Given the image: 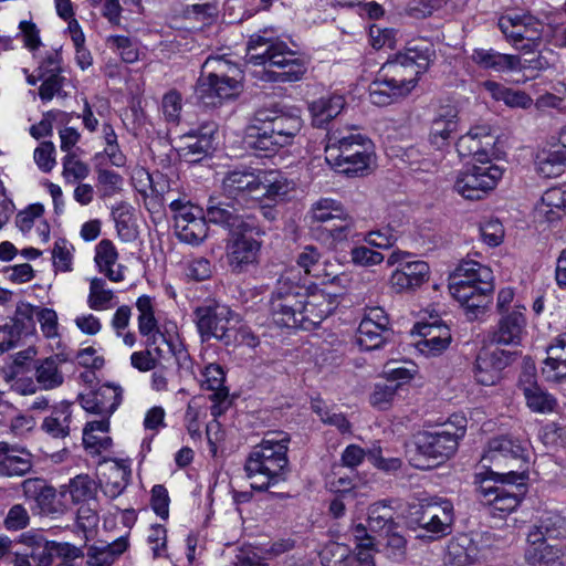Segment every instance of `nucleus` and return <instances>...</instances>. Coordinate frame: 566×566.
<instances>
[{
    "label": "nucleus",
    "mask_w": 566,
    "mask_h": 566,
    "mask_svg": "<svg viewBox=\"0 0 566 566\" xmlns=\"http://www.w3.org/2000/svg\"><path fill=\"white\" fill-rule=\"evenodd\" d=\"M367 525L370 532L382 534V532H390L396 528L394 522V510L385 502H378L368 509Z\"/></svg>",
    "instance_id": "obj_51"
},
{
    "label": "nucleus",
    "mask_w": 566,
    "mask_h": 566,
    "mask_svg": "<svg viewBox=\"0 0 566 566\" xmlns=\"http://www.w3.org/2000/svg\"><path fill=\"white\" fill-rule=\"evenodd\" d=\"M518 389L524 396L526 406L533 412H552L557 405L556 399L538 386L533 369H526L521 374Z\"/></svg>",
    "instance_id": "obj_25"
},
{
    "label": "nucleus",
    "mask_w": 566,
    "mask_h": 566,
    "mask_svg": "<svg viewBox=\"0 0 566 566\" xmlns=\"http://www.w3.org/2000/svg\"><path fill=\"white\" fill-rule=\"evenodd\" d=\"M525 446L510 436H501L491 439L481 458L484 468L509 467L511 462H525Z\"/></svg>",
    "instance_id": "obj_20"
},
{
    "label": "nucleus",
    "mask_w": 566,
    "mask_h": 566,
    "mask_svg": "<svg viewBox=\"0 0 566 566\" xmlns=\"http://www.w3.org/2000/svg\"><path fill=\"white\" fill-rule=\"evenodd\" d=\"M336 308L335 300L324 291L307 293L290 276L277 281L270 302L273 322L289 328L312 329Z\"/></svg>",
    "instance_id": "obj_1"
},
{
    "label": "nucleus",
    "mask_w": 566,
    "mask_h": 566,
    "mask_svg": "<svg viewBox=\"0 0 566 566\" xmlns=\"http://www.w3.org/2000/svg\"><path fill=\"white\" fill-rule=\"evenodd\" d=\"M491 479H484L478 488L483 504L503 514L513 512L521 502L524 492L525 473L515 470L507 472L489 471Z\"/></svg>",
    "instance_id": "obj_7"
},
{
    "label": "nucleus",
    "mask_w": 566,
    "mask_h": 566,
    "mask_svg": "<svg viewBox=\"0 0 566 566\" xmlns=\"http://www.w3.org/2000/svg\"><path fill=\"white\" fill-rule=\"evenodd\" d=\"M321 254L314 247H305L303 252L297 258V264L304 269L305 273L316 279H321L323 283L333 282L339 277L325 273L324 264L319 261Z\"/></svg>",
    "instance_id": "obj_52"
},
{
    "label": "nucleus",
    "mask_w": 566,
    "mask_h": 566,
    "mask_svg": "<svg viewBox=\"0 0 566 566\" xmlns=\"http://www.w3.org/2000/svg\"><path fill=\"white\" fill-rule=\"evenodd\" d=\"M136 308L138 311V331L140 335L149 337L159 335L163 344L168 347L172 354L178 367H186L190 363V356L181 342L177 325L174 322H165L163 332L158 328V322L155 317L153 298L148 295H142L137 298Z\"/></svg>",
    "instance_id": "obj_9"
},
{
    "label": "nucleus",
    "mask_w": 566,
    "mask_h": 566,
    "mask_svg": "<svg viewBox=\"0 0 566 566\" xmlns=\"http://www.w3.org/2000/svg\"><path fill=\"white\" fill-rule=\"evenodd\" d=\"M385 332L386 331L373 326L371 323H360L356 333V344L363 350L377 349L385 342Z\"/></svg>",
    "instance_id": "obj_59"
},
{
    "label": "nucleus",
    "mask_w": 566,
    "mask_h": 566,
    "mask_svg": "<svg viewBox=\"0 0 566 566\" xmlns=\"http://www.w3.org/2000/svg\"><path fill=\"white\" fill-rule=\"evenodd\" d=\"M182 15L185 19L207 24L217 15V8L209 1L188 3L182 10Z\"/></svg>",
    "instance_id": "obj_62"
},
{
    "label": "nucleus",
    "mask_w": 566,
    "mask_h": 566,
    "mask_svg": "<svg viewBox=\"0 0 566 566\" xmlns=\"http://www.w3.org/2000/svg\"><path fill=\"white\" fill-rule=\"evenodd\" d=\"M489 532L463 533L452 537L447 545L444 560L450 566H472L484 560L492 546Z\"/></svg>",
    "instance_id": "obj_12"
},
{
    "label": "nucleus",
    "mask_w": 566,
    "mask_h": 566,
    "mask_svg": "<svg viewBox=\"0 0 566 566\" xmlns=\"http://www.w3.org/2000/svg\"><path fill=\"white\" fill-rule=\"evenodd\" d=\"M60 364L59 356H51L39 361L35 368V378L42 389H54L63 384L64 377Z\"/></svg>",
    "instance_id": "obj_46"
},
{
    "label": "nucleus",
    "mask_w": 566,
    "mask_h": 566,
    "mask_svg": "<svg viewBox=\"0 0 566 566\" xmlns=\"http://www.w3.org/2000/svg\"><path fill=\"white\" fill-rule=\"evenodd\" d=\"M464 281L467 285H484L494 289V276L492 270L474 260H463L450 274L449 283Z\"/></svg>",
    "instance_id": "obj_32"
},
{
    "label": "nucleus",
    "mask_w": 566,
    "mask_h": 566,
    "mask_svg": "<svg viewBox=\"0 0 566 566\" xmlns=\"http://www.w3.org/2000/svg\"><path fill=\"white\" fill-rule=\"evenodd\" d=\"M109 420L101 419L87 422L83 429V444L91 453H101L112 446V439L107 436Z\"/></svg>",
    "instance_id": "obj_39"
},
{
    "label": "nucleus",
    "mask_w": 566,
    "mask_h": 566,
    "mask_svg": "<svg viewBox=\"0 0 566 566\" xmlns=\"http://www.w3.org/2000/svg\"><path fill=\"white\" fill-rule=\"evenodd\" d=\"M115 294L107 289L106 282L101 277H93L90 281L87 305L93 311H106L114 306Z\"/></svg>",
    "instance_id": "obj_53"
},
{
    "label": "nucleus",
    "mask_w": 566,
    "mask_h": 566,
    "mask_svg": "<svg viewBox=\"0 0 566 566\" xmlns=\"http://www.w3.org/2000/svg\"><path fill=\"white\" fill-rule=\"evenodd\" d=\"M260 188L259 198L266 197L271 200H276L290 192L293 189V184L285 177L276 171H264L259 174Z\"/></svg>",
    "instance_id": "obj_48"
},
{
    "label": "nucleus",
    "mask_w": 566,
    "mask_h": 566,
    "mask_svg": "<svg viewBox=\"0 0 566 566\" xmlns=\"http://www.w3.org/2000/svg\"><path fill=\"white\" fill-rule=\"evenodd\" d=\"M564 535V518L556 513H547L531 526L526 543L536 544L537 542H546L547 538H560Z\"/></svg>",
    "instance_id": "obj_37"
},
{
    "label": "nucleus",
    "mask_w": 566,
    "mask_h": 566,
    "mask_svg": "<svg viewBox=\"0 0 566 566\" xmlns=\"http://www.w3.org/2000/svg\"><path fill=\"white\" fill-rule=\"evenodd\" d=\"M290 437L286 432H268L253 447L245 461L244 470L253 490L265 491L285 481L287 473V450Z\"/></svg>",
    "instance_id": "obj_3"
},
{
    "label": "nucleus",
    "mask_w": 566,
    "mask_h": 566,
    "mask_svg": "<svg viewBox=\"0 0 566 566\" xmlns=\"http://www.w3.org/2000/svg\"><path fill=\"white\" fill-rule=\"evenodd\" d=\"M430 318L429 322H419L415 325V331L420 337L416 342V348L426 357H437L449 348L452 335L449 326L437 315H430Z\"/></svg>",
    "instance_id": "obj_18"
},
{
    "label": "nucleus",
    "mask_w": 566,
    "mask_h": 566,
    "mask_svg": "<svg viewBox=\"0 0 566 566\" xmlns=\"http://www.w3.org/2000/svg\"><path fill=\"white\" fill-rule=\"evenodd\" d=\"M130 465L127 461L113 460L103 473L102 489L106 496L116 499L126 489L130 478Z\"/></svg>",
    "instance_id": "obj_35"
},
{
    "label": "nucleus",
    "mask_w": 566,
    "mask_h": 566,
    "mask_svg": "<svg viewBox=\"0 0 566 566\" xmlns=\"http://www.w3.org/2000/svg\"><path fill=\"white\" fill-rule=\"evenodd\" d=\"M538 220L553 223L566 217V189L552 187L544 191L535 206Z\"/></svg>",
    "instance_id": "obj_30"
},
{
    "label": "nucleus",
    "mask_w": 566,
    "mask_h": 566,
    "mask_svg": "<svg viewBox=\"0 0 566 566\" xmlns=\"http://www.w3.org/2000/svg\"><path fill=\"white\" fill-rule=\"evenodd\" d=\"M506 364L507 356L503 350H482L475 359L474 378L483 386H493L501 379V371Z\"/></svg>",
    "instance_id": "obj_28"
},
{
    "label": "nucleus",
    "mask_w": 566,
    "mask_h": 566,
    "mask_svg": "<svg viewBox=\"0 0 566 566\" xmlns=\"http://www.w3.org/2000/svg\"><path fill=\"white\" fill-rule=\"evenodd\" d=\"M494 138L486 125L472 127L457 142V151L461 157L472 156L475 164L490 163L488 151L493 147Z\"/></svg>",
    "instance_id": "obj_24"
},
{
    "label": "nucleus",
    "mask_w": 566,
    "mask_h": 566,
    "mask_svg": "<svg viewBox=\"0 0 566 566\" xmlns=\"http://www.w3.org/2000/svg\"><path fill=\"white\" fill-rule=\"evenodd\" d=\"M242 72L238 65L217 56L208 57L202 65L196 94L206 105H217L237 97L242 90Z\"/></svg>",
    "instance_id": "obj_4"
},
{
    "label": "nucleus",
    "mask_w": 566,
    "mask_h": 566,
    "mask_svg": "<svg viewBox=\"0 0 566 566\" xmlns=\"http://www.w3.org/2000/svg\"><path fill=\"white\" fill-rule=\"evenodd\" d=\"M379 74L406 96L416 87L420 70L401 61L396 54L381 66Z\"/></svg>",
    "instance_id": "obj_27"
},
{
    "label": "nucleus",
    "mask_w": 566,
    "mask_h": 566,
    "mask_svg": "<svg viewBox=\"0 0 566 566\" xmlns=\"http://www.w3.org/2000/svg\"><path fill=\"white\" fill-rule=\"evenodd\" d=\"M36 307L30 303L20 302L17 305L14 316L10 323L3 326V331L11 337L32 335L35 332Z\"/></svg>",
    "instance_id": "obj_38"
},
{
    "label": "nucleus",
    "mask_w": 566,
    "mask_h": 566,
    "mask_svg": "<svg viewBox=\"0 0 566 566\" xmlns=\"http://www.w3.org/2000/svg\"><path fill=\"white\" fill-rule=\"evenodd\" d=\"M73 245L65 239H57L52 250L53 264L56 270L67 272L72 270Z\"/></svg>",
    "instance_id": "obj_63"
},
{
    "label": "nucleus",
    "mask_w": 566,
    "mask_h": 566,
    "mask_svg": "<svg viewBox=\"0 0 566 566\" xmlns=\"http://www.w3.org/2000/svg\"><path fill=\"white\" fill-rule=\"evenodd\" d=\"M123 399V389L115 384H104L95 390L80 395L81 406L91 413L108 419Z\"/></svg>",
    "instance_id": "obj_22"
},
{
    "label": "nucleus",
    "mask_w": 566,
    "mask_h": 566,
    "mask_svg": "<svg viewBox=\"0 0 566 566\" xmlns=\"http://www.w3.org/2000/svg\"><path fill=\"white\" fill-rule=\"evenodd\" d=\"M97 484L88 474H78L61 486V494L70 495L74 504L86 503L95 497Z\"/></svg>",
    "instance_id": "obj_44"
},
{
    "label": "nucleus",
    "mask_w": 566,
    "mask_h": 566,
    "mask_svg": "<svg viewBox=\"0 0 566 566\" xmlns=\"http://www.w3.org/2000/svg\"><path fill=\"white\" fill-rule=\"evenodd\" d=\"M19 543L22 544L24 553L29 554L36 566H51L53 564L51 541L33 533H24L20 535Z\"/></svg>",
    "instance_id": "obj_40"
},
{
    "label": "nucleus",
    "mask_w": 566,
    "mask_h": 566,
    "mask_svg": "<svg viewBox=\"0 0 566 566\" xmlns=\"http://www.w3.org/2000/svg\"><path fill=\"white\" fill-rule=\"evenodd\" d=\"M128 546L126 538L120 537L103 547L92 546L87 551V564L90 566H111Z\"/></svg>",
    "instance_id": "obj_49"
},
{
    "label": "nucleus",
    "mask_w": 566,
    "mask_h": 566,
    "mask_svg": "<svg viewBox=\"0 0 566 566\" xmlns=\"http://www.w3.org/2000/svg\"><path fill=\"white\" fill-rule=\"evenodd\" d=\"M416 523L431 534V538H440L451 533L454 522L453 504L448 499H432L419 506Z\"/></svg>",
    "instance_id": "obj_15"
},
{
    "label": "nucleus",
    "mask_w": 566,
    "mask_h": 566,
    "mask_svg": "<svg viewBox=\"0 0 566 566\" xmlns=\"http://www.w3.org/2000/svg\"><path fill=\"white\" fill-rule=\"evenodd\" d=\"M471 61L480 69L503 73L517 69L520 57L511 54H503L494 49L476 48L472 51Z\"/></svg>",
    "instance_id": "obj_33"
},
{
    "label": "nucleus",
    "mask_w": 566,
    "mask_h": 566,
    "mask_svg": "<svg viewBox=\"0 0 566 566\" xmlns=\"http://www.w3.org/2000/svg\"><path fill=\"white\" fill-rule=\"evenodd\" d=\"M94 261L99 270L112 282H122L125 279V266L119 264L118 252L108 239L101 240L95 247Z\"/></svg>",
    "instance_id": "obj_31"
},
{
    "label": "nucleus",
    "mask_w": 566,
    "mask_h": 566,
    "mask_svg": "<svg viewBox=\"0 0 566 566\" xmlns=\"http://www.w3.org/2000/svg\"><path fill=\"white\" fill-rule=\"evenodd\" d=\"M566 166V156L560 149L544 151L537 156L536 171L544 178H554L562 175Z\"/></svg>",
    "instance_id": "obj_54"
},
{
    "label": "nucleus",
    "mask_w": 566,
    "mask_h": 566,
    "mask_svg": "<svg viewBox=\"0 0 566 566\" xmlns=\"http://www.w3.org/2000/svg\"><path fill=\"white\" fill-rule=\"evenodd\" d=\"M70 405L61 402L54 407L50 416L44 418L41 428L53 438H65L70 434Z\"/></svg>",
    "instance_id": "obj_47"
},
{
    "label": "nucleus",
    "mask_w": 566,
    "mask_h": 566,
    "mask_svg": "<svg viewBox=\"0 0 566 566\" xmlns=\"http://www.w3.org/2000/svg\"><path fill=\"white\" fill-rule=\"evenodd\" d=\"M397 54L401 61H405L407 64H413L422 74L428 70L434 56V50L429 41L419 39L409 42L405 52Z\"/></svg>",
    "instance_id": "obj_42"
},
{
    "label": "nucleus",
    "mask_w": 566,
    "mask_h": 566,
    "mask_svg": "<svg viewBox=\"0 0 566 566\" xmlns=\"http://www.w3.org/2000/svg\"><path fill=\"white\" fill-rule=\"evenodd\" d=\"M32 469L31 453L17 444L0 442V476H22Z\"/></svg>",
    "instance_id": "obj_29"
},
{
    "label": "nucleus",
    "mask_w": 566,
    "mask_h": 566,
    "mask_svg": "<svg viewBox=\"0 0 566 566\" xmlns=\"http://www.w3.org/2000/svg\"><path fill=\"white\" fill-rule=\"evenodd\" d=\"M169 208L174 213L177 238L191 245L202 243L208 235L202 209L184 199H171Z\"/></svg>",
    "instance_id": "obj_14"
},
{
    "label": "nucleus",
    "mask_w": 566,
    "mask_h": 566,
    "mask_svg": "<svg viewBox=\"0 0 566 566\" xmlns=\"http://www.w3.org/2000/svg\"><path fill=\"white\" fill-rule=\"evenodd\" d=\"M405 95L395 86L390 85L387 80L379 74L369 86V99L374 105L386 106L391 104L396 98Z\"/></svg>",
    "instance_id": "obj_57"
},
{
    "label": "nucleus",
    "mask_w": 566,
    "mask_h": 566,
    "mask_svg": "<svg viewBox=\"0 0 566 566\" xmlns=\"http://www.w3.org/2000/svg\"><path fill=\"white\" fill-rule=\"evenodd\" d=\"M195 321L202 339L216 338L230 345V331L241 322V317L230 306L211 302L195 310Z\"/></svg>",
    "instance_id": "obj_11"
},
{
    "label": "nucleus",
    "mask_w": 566,
    "mask_h": 566,
    "mask_svg": "<svg viewBox=\"0 0 566 566\" xmlns=\"http://www.w3.org/2000/svg\"><path fill=\"white\" fill-rule=\"evenodd\" d=\"M458 109L455 106H441L430 127V142L437 147L444 145L458 129Z\"/></svg>",
    "instance_id": "obj_34"
},
{
    "label": "nucleus",
    "mask_w": 566,
    "mask_h": 566,
    "mask_svg": "<svg viewBox=\"0 0 566 566\" xmlns=\"http://www.w3.org/2000/svg\"><path fill=\"white\" fill-rule=\"evenodd\" d=\"M531 18L532 15L527 14H509L499 19L500 30L503 32L506 39L515 45L516 49L521 45V43H523V35L525 34L527 28L526 22Z\"/></svg>",
    "instance_id": "obj_56"
},
{
    "label": "nucleus",
    "mask_w": 566,
    "mask_h": 566,
    "mask_svg": "<svg viewBox=\"0 0 566 566\" xmlns=\"http://www.w3.org/2000/svg\"><path fill=\"white\" fill-rule=\"evenodd\" d=\"M206 418V403L202 401L201 398H192L188 402L184 417L185 428L192 440L199 441L201 439V428Z\"/></svg>",
    "instance_id": "obj_50"
},
{
    "label": "nucleus",
    "mask_w": 566,
    "mask_h": 566,
    "mask_svg": "<svg viewBox=\"0 0 566 566\" xmlns=\"http://www.w3.org/2000/svg\"><path fill=\"white\" fill-rule=\"evenodd\" d=\"M525 559L533 566H562L563 552L559 547L547 542L527 543Z\"/></svg>",
    "instance_id": "obj_41"
},
{
    "label": "nucleus",
    "mask_w": 566,
    "mask_h": 566,
    "mask_svg": "<svg viewBox=\"0 0 566 566\" xmlns=\"http://www.w3.org/2000/svg\"><path fill=\"white\" fill-rule=\"evenodd\" d=\"M106 45L108 49L119 54L125 63H135L139 60L138 45L128 36L109 35L106 38Z\"/></svg>",
    "instance_id": "obj_58"
},
{
    "label": "nucleus",
    "mask_w": 566,
    "mask_h": 566,
    "mask_svg": "<svg viewBox=\"0 0 566 566\" xmlns=\"http://www.w3.org/2000/svg\"><path fill=\"white\" fill-rule=\"evenodd\" d=\"M526 307L515 303L512 311L501 314L492 340L500 345H518L526 334Z\"/></svg>",
    "instance_id": "obj_23"
},
{
    "label": "nucleus",
    "mask_w": 566,
    "mask_h": 566,
    "mask_svg": "<svg viewBox=\"0 0 566 566\" xmlns=\"http://www.w3.org/2000/svg\"><path fill=\"white\" fill-rule=\"evenodd\" d=\"M345 99L342 95L319 97L310 104V112L316 126H323L335 118L344 108Z\"/></svg>",
    "instance_id": "obj_45"
},
{
    "label": "nucleus",
    "mask_w": 566,
    "mask_h": 566,
    "mask_svg": "<svg viewBox=\"0 0 566 566\" xmlns=\"http://www.w3.org/2000/svg\"><path fill=\"white\" fill-rule=\"evenodd\" d=\"M254 233L259 234L258 228L251 231L231 233L226 247V256L232 272H245L250 265L258 262L261 243L253 238Z\"/></svg>",
    "instance_id": "obj_17"
},
{
    "label": "nucleus",
    "mask_w": 566,
    "mask_h": 566,
    "mask_svg": "<svg viewBox=\"0 0 566 566\" xmlns=\"http://www.w3.org/2000/svg\"><path fill=\"white\" fill-rule=\"evenodd\" d=\"M502 176L503 169L495 164H473L455 174L453 191L468 200H481L496 187Z\"/></svg>",
    "instance_id": "obj_10"
},
{
    "label": "nucleus",
    "mask_w": 566,
    "mask_h": 566,
    "mask_svg": "<svg viewBox=\"0 0 566 566\" xmlns=\"http://www.w3.org/2000/svg\"><path fill=\"white\" fill-rule=\"evenodd\" d=\"M311 213L315 221L326 222L332 219H342L344 208L334 199L322 198L312 206Z\"/></svg>",
    "instance_id": "obj_60"
},
{
    "label": "nucleus",
    "mask_w": 566,
    "mask_h": 566,
    "mask_svg": "<svg viewBox=\"0 0 566 566\" xmlns=\"http://www.w3.org/2000/svg\"><path fill=\"white\" fill-rule=\"evenodd\" d=\"M467 419L461 415H452L448 421L433 431H424L418 436L417 449L427 459L442 463L452 457L464 437Z\"/></svg>",
    "instance_id": "obj_8"
},
{
    "label": "nucleus",
    "mask_w": 566,
    "mask_h": 566,
    "mask_svg": "<svg viewBox=\"0 0 566 566\" xmlns=\"http://www.w3.org/2000/svg\"><path fill=\"white\" fill-rule=\"evenodd\" d=\"M407 251L395 250L387 259L389 266L398 265L390 274V287L397 293L412 292L429 280V264L421 260H409Z\"/></svg>",
    "instance_id": "obj_13"
},
{
    "label": "nucleus",
    "mask_w": 566,
    "mask_h": 566,
    "mask_svg": "<svg viewBox=\"0 0 566 566\" xmlns=\"http://www.w3.org/2000/svg\"><path fill=\"white\" fill-rule=\"evenodd\" d=\"M256 123L249 128L248 143L264 151L290 145L302 127L298 115L284 112H274L273 116L260 113Z\"/></svg>",
    "instance_id": "obj_5"
},
{
    "label": "nucleus",
    "mask_w": 566,
    "mask_h": 566,
    "mask_svg": "<svg viewBox=\"0 0 566 566\" xmlns=\"http://www.w3.org/2000/svg\"><path fill=\"white\" fill-rule=\"evenodd\" d=\"M548 357L544 361L543 374L547 379H566V333L558 335L547 347Z\"/></svg>",
    "instance_id": "obj_36"
},
{
    "label": "nucleus",
    "mask_w": 566,
    "mask_h": 566,
    "mask_svg": "<svg viewBox=\"0 0 566 566\" xmlns=\"http://www.w3.org/2000/svg\"><path fill=\"white\" fill-rule=\"evenodd\" d=\"M381 536V542L378 544L384 546V549L386 551V554L389 558L399 560L403 558L406 554V539L405 537L396 532V528H392L390 532L385 531L382 534H379Z\"/></svg>",
    "instance_id": "obj_61"
},
{
    "label": "nucleus",
    "mask_w": 566,
    "mask_h": 566,
    "mask_svg": "<svg viewBox=\"0 0 566 566\" xmlns=\"http://www.w3.org/2000/svg\"><path fill=\"white\" fill-rule=\"evenodd\" d=\"M242 209L244 207H239L226 198L222 200L221 197H211L207 206V216L209 221L222 224L229 229L230 233L255 230L254 218L241 214L240 210Z\"/></svg>",
    "instance_id": "obj_19"
},
{
    "label": "nucleus",
    "mask_w": 566,
    "mask_h": 566,
    "mask_svg": "<svg viewBox=\"0 0 566 566\" xmlns=\"http://www.w3.org/2000/svg\"><path fill=\"white\" fill-rule=\"evenodd\" d=\"M212 149V137L208 134L186 135L182 139V145L178 148V154L181 159L187 163H198L205 158Z\"/></svg>",
    "instance_id": "obj_43"
},
{
    "label": "nucleus",
    "mask_w": 566,
    "mask_h": 566,
    "mask_svg": "<svg viewBox=\"0 0 566 566\" xmlns=\"http://www.w3.org/2000/svg\"><path fill=\"white\" fill-rule=\"evenodd\" d=\"M61 71L60 53L57 51L48 52L38 67L39 78L42 81L39 90L42 101H51L60 93L64 82Z\"/></svg>",
    "instance_id": "obj_26"
},
{
    "label": "nucleus",
    "mask_w": 566,
    "mask_h": 566,
    "mask_svg": "<svg viewBox=\"0 0 566 566\" xmlns=\"http://www.w3.org/2000/svg\"><path fill=\"white\" fill-rule=\"evenodd\" d=\"M3 380L10 386V389L19 395H34L38 389L36 381L32 377L21 371L18 366H10L1 371Z\"/></svg>",
    "instance_id": "obj_55"
},
{
    "label": "nucleus",
    "mask_w": 566,
    "mask_h": 566,
    "mask_svg": "<svg viewBox=\"0 0 566 566\" xmlns=\"http://www.w3.org/2000/svg\"><path fill=\"white\" fill-rule=\"evenodd\" d=\"M373 143L361 134L340 138L332 135L325 148L326 161L346 175H363L374 160Z\"/></svg>",
    "instance_id": "obj_6"
},
{
    "label": "nucleus",
    "mask_w": 566,
    "mask_h": 566,
    "mask_svg": "<svg viewBox=\"0 0 566 566\" xmlns=\"http://www.w3.org/2000/svg\"><path fill=\"white\" fill-rule=\"evenodd\" d=\"M398 389L399 385L387 382L377 384L375 385L374 390L370 394L369 401L374 407L380 410H386L394 402Z\"/></svg>",
    "instance_id": "obj_64"
},
{
    "label": "nucleus",
    "mask_w": 566,
    "mask_h": 566,
    "mask_svg": "<svg viewBox=\"0 0 566 566\" xmlns=\"http://www.w3.org/2000/svg\"><path fill=\"white\" fill-rule=\"evenodd\" d=\"M448 287L452 297L463 307L467 317L471 321L485 313L494 290L479 284L465 286V282L461 280L449 283Z\"/></svg>",
    "instance_id": "obj_21"
},
{
    "label": "nucleus",
    "mask_w": 566,
    "mask_h": 566,
    "mask_svg": "<svg viewBox=\"0 0 566 566\" xmlns=\"http://www.w3.org/2000/svg\"><path fill=\"white\" fill-rule=\"evenodd\" d=\"M259 174L251 169L232 170L222 180V197L239 207L250 208L259 199Z\"/></svg>",
    "instance_id": "obj_16"
},
{
    "label": "nucleus",
    "mask_w": 566,
    "mask_h": 566,
    "mask_svg": "<svg viewBox=\"0 0 566 566\" xmlns=\"http://www.w3.org/2000/svg\"><path fill=\"white\" fill-rule=\"evenodd\" d=\"M245 59L248 64L264 66L258 76L265 82H297L307 71L305 59L279 40L272 28L250 35Z\"/></svg>",
    "instance_id": "obj_2"
}]
</instances>
